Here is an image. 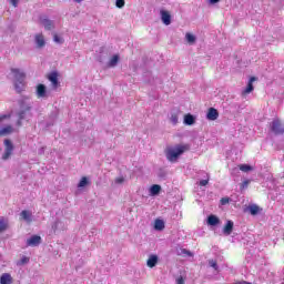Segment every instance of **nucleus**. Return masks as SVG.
<instances>
[{
  "label": "nucleus",
  "instance_id": "nucleus-1",
  "mask_svg": "<svg viewBox=\"0 0 284 284\" xmlns=\"http://www.w3.org/2000/svg\"><path fill=\"white\" fill-rule=\"evenodd\" d=\"M187 150H190V144H178L173 148H169L166 150V159L171 163H175L181 154H184L185 152H187Z\"/></svg>",
  "mask_w": 284,
  "mask_h": 284
},
{
  "label": "nucleus",
  "instance_id": "nucleus-2",
  "mask_svg": "<svg viewBox=\"0 0 284 284\" xmlns=\"http://www.w3.org/2000/svg\"><path fill=\"white\" fill-rule=\"evenodd\" d=\"M11 73L13 74V87L16 92L21 93L26 88V73L20 69H11Z\"/></svg>",
  "mask_w": 284,
  "mask_h": 284
},
{
  "label": "nucleus",
  "instance_id": "nucleus-3",
  "mask_svg": "<svg viewBox=\"0 0 284 284\" xmlns=\"http://www.w3.org/2000/svg\"><path fill=\"white\" fill-rule=\"evenodd\" d=\"M31 110H32V104L30 102H26V101L20 102V111L18 112L17 125H21V121L32 115L30 113Z\"/></svg>",
  "mask_w": 284,
  "mask_h": 284
},
{
  "label": "nucleus",
  "instance_id": "nucleus-4",
  "mask_svg": "<svg viewBox=\"0 0 284 284\" xmlns=\"http://www.w3.org/2000/svg\"><path fill=\"white\" fill-rule=\"evenodd\" d=\"M4 153L2 155L3 161H8V159H10V156H12V152H14V145L12 144V141L6 139L4 140Z\"/></svg>",
  "mask_w": 284,
  "mask_h": 284
},
{
  "label": "nucleus",
  "instance_id": "nucleus-5",
  "mask_svg": "<svg viewBox=\"0 0 284 284\" xmlns=\"http://www.w3.org/2000/svg\"><path fill=\"white\" fill-rule=\"evenodd\" d=\"M271 131L275 134H284V126L278 119L272 121Z\"/></svg>",
  "mask_w": 284,
  "mask_h": 284
},
{
  "label": "nucleus",
  "instance_id": "nucleus-6",
  "mask_svg": "<svg viewBox=\"0 0 284 284\" xmlns=\"http://www.w3.org/2000/svg\"><path fill=\"white\" fill-rule=\"evenodd\" d=\"M36 94L38 99H48V88L45 84H38L36 88Z\"/></svg>",
  "mask_w": 284,
  "mask_h": 284
},
{
  "label": "nucleus",
  "instance_id": "nucleus-7",
  "mask_svg": "<svg viewBox=\"0 0 284 284\" xmlns=\"http://www.w3.org/2000/svg\"><path fill=\"white\" fill-rule=\"evenodd\" d=\"M27 245L28 247H38V245H41V236L32 235L27 240Z\"/></svg>",
  "mask_w": 284,
  "mask_h": 284
},
{
  "label": "nucleus",
  "instance_id": "nucleus-8",
  "mask_svg": "<svg viewBox=\"0 0 284 284\" xmlns=\"http://www.w3.org/2000/svg\"><path fill=\"white\" fill-rule=\"evenodd\" d=\"M51 230L53 232V234H59V232H63V230H65V224L59 220H57L52 226Z\"/></svg>",
  "mask_w": 284,
  "mask_h": 284
},
{
  "label": "nucleus",
  "instance_id": "nucleus-9",
  "mask_svg": "<svg viewBox=\"0 0 284 284\" xmlns=\"http://www.w3.org/2000/svg\"><path fill=\"white\" fill-rule=\"evenodd\" d=\"M160 14L162 23H164V26H170V23H172V16H170V12L162 10Z\"/></svg>",
  "mask_w": 284,
  "mask_h": 284
},
{
  "label": "nucleus",
  "instance_id": "nucleus-10",
  "mask_svg": "<svg viewBox=\"0 0 284 284\" xmlns=\"http://www.w3.org/2000/svg\"><path fill=\"white\" fill-rule=\"evenodd\" d=\"M40 22L42 23V26L44 27L45 30H53V28H54V21H52L45 17L40 18Z\"/></svg>",
  "mask_w": 284,
  "mask_h": 284
},
{
  "label": "nucleus",
  "instance_id": "nucleus-11",
  "mask_svg": "<svg viewBox=\"0 0 284 284\" xmlns=\"http://www.w3.org/2000/svg\"><path fill=\"white\" fill-rule=\"evenodd\" d=\"M206 119L209 121H216V119H219V111L214 108H210L206 114Z\"/></svg>",
  "mask_w": 284,
  "mask_h": 284
},
{
  "label": "nucleus",
  "instance_id": "nucleus-12",
  "mask_svg": "<svg viewBox=\"0 0 284 284\" xmlns=\"http://www.w3.org/2000/svg\"><path fill=\"white\" fill-rule=\"evenodd\" d=\"M233 230H234V222L229 220L223 229L224 236H230V234H232Z\"/></svg>",
  "mask_w": 284,
  "mask_h": 284
},
{
  "label": "nucleus",
  "instance_id": "nucleus-13",
  "mask_svg": "<svg viewBox=\"0 0 284 284\" xmlns=\"http://www.w3.org/2000/svg\"><path fill=\"white\" fill-rule=\"evenodd\" d=\"M254 81H256L255 77H252L245 88V90L243 91V94H250L251 92L254 91Z\"/></svg>",
  "mask_w": 284,
  "mask_h": 284
},
{
  "label": "nucleus",
  "instance_id": "nucleus-14",
  "mask_svg": "<svg viewBox=\"0 0 284 284\" xmlns=\"http://www.w3.org/2000/svg\"><path fill=\"white\" fill-rule=\"evenodd\" d=\"M181 114V111L173 110L171 111L170 121L173 125H176L179 123V115Z\"/></svg>",
  "mask_w": 284,
  "mask_h": 284
},
{
  "label": "nucleus",
  "instance_id": "nucleus-15",
  "mask_svg": "<svg viewBox=\"0 0 284 284\" xmlns=\"http://www.w3.org/2000/svg\"><path fill=\"white\" fill-rule=\"evenodd\" d=\"M206 223L207 225H211L214 227L219 225V223H221V220L216 215H209Z\"/></svg>",
  "mask_w": 284,
  "mask_h": 284
},
{
  "label": "nucleus",
  "instance_id": "nucleus-16",
  "mask_svg": "<svg viewBox=\"0 0 284 284\" xmlns=\"http://www.w3.org/2000/svg\"><path fill=\"white\" fill-rule=\"evenodd\" d=\"M156 263H159V256L158 255H150L146 265L148 267H156Z\"/></svg>",
  "mask_w": 284,
  "mask_h": 284
},
{
  "label": "nucleus",
  "instance_id": "nucleus-17",
  "mask_svg": "<svg viewBox=\"0 0 284 284\" xmlns=\"http://www.w3.org/2000/svg\"><path fill=\"white\" fill-rule=\"evenodd\" d=\"M159 194H161V185L159 184H153L150 187V195L151 196H159Z\"/></svg>",
  "mask_w": 284,
  "mask_h": 284
},
{
  "label": "nucleus",
  "instance_id": "nucleus-18",
  "mask_svg": "<svg viewBox=\"0 0 284 284\" xmlns=\"http://www.w3.org/2000/svg\"><path fill=\"white\" fill-rule=\"evenodd\" d=\"M12 283V275L9 273H3L0 277V284H11Z\"/></svg>",
  "mask_w": 284,
  "mask_h": 284
},
{
  "label": "nucleus",
  "instance_id": "nucleus-19",
  "mask_svg": "<svg viewBox=\"0 0 284 284\" xmlns=\"http://www.w3.org/2000/svg\"><path fill=\"white\" fill-rule=\"evenodd\" d=\"M49 81L52 83L53 88H57L59 85V75L57 72H52L49 74Z\"/></svg>",
  "mask_w": 284,
  "mask_h": 284
},
{
  "label": "nucleus",
  "instance_id": "nucleus-20",
  "mask_svg": "<svg viewBox=\"0 0 284 284\" xmlns=\"http://www.w3.org/2000/svg\"><path fill=\"white\" fill-rule=\"evenodd\" d=\"M195 122H196V118H194V115L190 113L184 115V125H194Z\"/></svg>",
  "mask_w": 284,
  "mask_h": 284
},
{
  "label": "nucleus",
  "instance_id": "nucleus-21",
  "mask_svg": "<svg viewBox=\"0 0 284 284\" xmlns=\"http://www.w3.org/2000/svg\"><path fill=\"white\" fill-rule=\"evenodd\" d=\"M154 230H156L158 232L165 230V222L163 220H159V219L155 220Z\"/></svg>",
  "mask_w": 284,
  "mask_h": 284
},
{
  "label": "nucleus",
  "instance_id": "nucleus-22",
  "mask_svg": "<svg viewBox=\"0 0 284 284\" xmlns=\"http://www.w3.org/2000/svg\"><path fill=\"white\" fill-rule=\"evenodd\" d=\"M36 44L37 48H43V45H45V38H43V34L36 36Z\"/></svg>",
  "mask_w": 284,
  "mask_h": 284
},
{
  "label": "nucleus",
  "instance_id": "nucleus-23",
  "mask_svg": "<svg viewBox=\"0 0 284 284\" xmlns=\"http://www.w3.org/2000/svg\"><path fill=\"white\" fill-rule=\"evenodd\" d=\"M248 212H250V214H252V216H256V214H258V212H261V207L256 204L250 205Z\"/></svg>",
  "mask_w": 284,
  "mask_h": 284
},
{
  "label": "nucleus",
  "instance_id": "nucleus-24",
  "mask_svg": "<svg viewBox=\"0 0 284 284\" xmlns=\"http://www.w3.org/2000/svg\"><path fill=\"white\" fill-rule=\"evenodd\" d=\"M21 219H23V221H27V223H30V221H32V213H30L29 211H22L20 213Z\"/></svg>",
  "mask_w": 284,
  "mask_h": 284
},
{
  "label": "nucleus",
  "instance_id": "nucleus-25",
  "mask_svg": "<svg viewBox=\"0 0 284 284\" xmlns=\"http://www.w3.org/2000/svg\"><path fill=\"white\" fill-rule=\"evenodd\" d=\"M8 230V220L6 217H0V234Z\"/></svg>",
  "mask_w": 284,
  "mask_h": 284
},
{
  "label": "nucleus",
  "instance_id": "nucleus-26",
  "mask_svg": "<svg viewBox=\"0 0 284 284\" xmlns=\"http://www.w3.org/2000/svg\"><path fill=\"white\" fill-rule=\"evenodd\" d=\"M13 129L11 125L4 126L0 130V136H7V134H12Z\"/></svg>",
  "mask_w": 284,
  "mask_h": 284
},
{
  "label": "nucleus",
  "instance_id": "nucleus-27",
  "mask_svg": "<svg viewBox=\"0 0 284 284\" xmlns=\"http://www.w3.org/2000/svg\"><path fill=\"white\" fill-rule=\"evenodd\" d=\"M118 63H119V55H113L109 61V68H116Z\"/></svg>",
  "mask_w": 284,
  "mask_h": 284
},
{
  "label": "nucleus",
  "instance_id": "nucleus-28",
  "mask_svg": "<svg viewBox=\"0 0 284 284\" xmlns=\"http://www.w3.org/2000/svg\"><path fill=\"white\" fill-rule=\"evenodd\" d=\"M185 39L191 45L196 43V37H194L192 33H186Z\"/></svg>",
  "mask_w": 284,
  "mask_h": 284
},
{
  "label": "nucleus",
  "instance_id": "nucleus-29",
  "mask_svg": "<svg viewBox=\"0 0 284 284\" xmlns=\"http://www.w3.org/2000/svg\"><path fill=\"white\" fill-rule=\"evenodd\" d=\"M85 185H90V181H88V178H82L78 184V187H85Z\"/></svg>",
  "mask_w": 284,
  "mask_h": 284
},
{
  "label": "nucleus",
  "instance_id": "nucleus-30",
  "mask_svg": "<svg viewBox=\"0 0 284 284\" xmlns=\"http://www.w3.org/2000/svg\"><path fill=\"white\" fill-rule=\"evenodd\" d=\"M28 263H30V258L27 256H22L20 261H18L17 265L21 266V265H28Z\"/></svg>",
  "mask_w": 284,
  "mask_h": 284
},
{
  "label": "nucleus",
  "instance_id": "nucleus-31",
  "mask_svg": "<svg viewBox=\"0 0 284 284\" xmlns=\"http://www.w3.org/2000/svg\"><path fill=\"white\" fill-rule=\"evenodd\" d=\"M240 170H241L242 172H251L252 165L242 164V165H240Z\"/></svg>",
  "mask_w": 284,
  "mask_h": 284
},
{
  "label": "nucleus",
  "instance_id": "nucleus-32",
  "mask_svg": "<svg viewBox=\"0 0 284 284\" xmlns=\"http://www.w3.org/2000/svg\"><path fill=\"white\" fill-rule=\"evenodd\" d=\"M209 265L210 267H213V270H219V264L216 263L215 260H210Z\"/></svg>",
  "mask_w": 284,
  "mask_h": 284
},
{
  "label": "nucleus",
  "instance_id": "nucleus-33",
  "mask_svg": "<svg viewBox=\"0 0 284 284\" xmlns=\"http://www.w3.org/2000/svg\"><path fill=\"white\" fill-rule=\"evenodd\" d=\"M114 183H115L116 185H121V184L125 183V178H123V176L116 178V179L114 180Z\"/></svg>",
  "mask_w": 284,
  "mask_h": 284
},
{
  "label": "nucleus",
  "instance_id": "nucleus-34",
  "mask_svg": "<svg viewBox=\"0 0 284 284\" xmlns=\"http://www.w3.org/2000/svg\"><path fill=\"white\" fill-rule=\"evenodd\" d=\"M210 183V175H206V180H201L200 181V185L202 187H205V185H207Z\"/></svg>",
  "mask_w": 284,
  "mask_h": 284
},
{
  "label": "nucleus",
  "instance_id": "nucleus-35",
  "mask_svg": "<svg viewBox=\"0 0 284 284\" xmlns=\"http://www.w3.org/2000/svg\"><path fill=\"white\" fill-rule=\"evenodd\" d=\"M53 41H54L55 43L61 44V43H63V38L59 37L58 34H54V36H53Z\"/></svg>",
  "mask_w": 284,
  "mask_h": 284
},
{
  "label": "nucleus",
  "instance_id": "nucleus-36",
  "mask_svg": "<svg viewBox=\"0 0 284 284\" xmlns=\"http://www.w3.org/2000/svg\"><path fill=\"white\" fill-rule=\"evenodd\" d=\"M115 6L116 8H123V6H125V0H116Z\"/></svg>",
  "mask_w": 284,
  "mask_h": 284
},
{
  "label": "nucleus",
  "instance_id": "nucleus-37",
  "mask_svg": "<svg viewBox=\"0 0 284 284\" xmlns=\"http://www.w3.org/2000/svg\"><path fill=\"white\" fill-rule=\"evenodd\" d=\"M180 254H184L185 256H192V252L186 248H182Z\"/></svg>",
  "mask_w": 284,
  "mask_h": 284
},
{
  "label": "nucleus",
  "instance_id": "nucleus-38",
  "mask_svg": "<svg viewBox=\"0 0 284 284\" xmlns=\"http://www.w3.org/2000/svg\"><path fill=\"white\" fill-rule=\"evenodd\" d=\"M230 203V197H222L221 199V205H227Z\"/></svg>",
  "mask_w": 284,
  "mask_h": 284
},
{
  "label": "nucleus",
  "instance_id": "nucleus-39",
  "mask_svg": "<svg viewBox=\"0 0 284 284\" xmlns=\"http://www.w3.org/2000/svg\"><path fill=\"white\" fill-rule=\"evenodd\" d=\"M247 185H250V180H246L242 183V185H241L242 190H245V187H247Z\"/></svg>",
  "mask_w": 284,
  "mask_h": 284
},
{
  "label": "nucleus",
  "instance_id": "nucleus-40",
  "mask_svg": "<svg viewBox=\"0 0 284 284\" xmlns=\"http://www.w3.org/2000/svg\"><path fill=\"white\" fill-rule=\"evenodd\" d=\"M11 6H13V8H17V6H19V0H9Z\"/></svg>",
  "mask_w": 284,
  "mask_h": 284
},
{
  "label": "nucleus",
  "instance_id": "nucleus-41",
  "mask_svg": "<svg viewBox=\"0 0 284 284\" xmlns=\"http://www.w3.org/2000/svg\"><path fill=\"white\" fill-rule=\"evenodd\" d=\"M176 284H185V281L182 277H178Z\"/></svg>",
  "mask_w": 284,
  "mask_h": 284
},
{
  "label": "nucleus",
  "instance_id": "nucleus-42",
  "mask_svg": "<svg viewBox=\"0 0 284 284\" xmlns=\"http://www.w3.org/2000/svg\"><path fill=\"white\" fill-rule=\"evenodd\" d=\"M219 1H221V0H209V2L212 3V4L219 3Z\"/></svg>",
  "mask_w": 284,
  "mask_h": 284
},
{
  "label": "nucleus",
  "instance_id": "nucleus-43",
  "mask_svg": "<svg viewBox=\"0 0 284 284\" xmlns=\"http://www.w3.org/2000/svg\"><path fill=\"white\" fill-rule=\"evenodd\" d=\"M75 3H81L83 0H73Z\"/></svg>",
  "mask_w": 284,
  "mask_h": 284
},
{
  "label": "nucleus",
  "instance_id": "nucleus-44",
  "mask_svg": "<svg viewBox=\"0 0 284 284\" xmlns=\"http://www.w3.org/2000/svg\"><path fill=\"white\" fill-rule=\"evenodd\" d=\"M39 153H40V154H43V149H41V150L39 151Z\"/></svg>",
  "mask_w": 284,
  "mask_h": 284
}]
</instances>
